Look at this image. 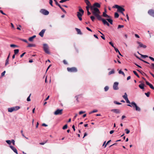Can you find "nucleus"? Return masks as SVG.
I'll return each instance as SVG.
<instances>
[{
	"instance_id": "nucleus-50",
	"label": "nucleus",
	"mask_w": 154,
	"mask_h": 154,
	"mask_svg": "<svg viewBox=\"0 0 154 154\" xmlns=\"http://www.w3.org/2000/svg\"><path fill=\"white\" fill-rule=\"evenodd\" d=\"M125 100H126L127 103H129V104L131 103L130 102V101H129V100H128V98L125 99Z\"/></svg>"
},
{
	"instance_id": "nucleus-46",
	"label": "nucleus",
	"mask_w": 154,
	"mask_h": 154,
	"mask_svg": "<svg viewBox=\"0 0 154 154\" xmlns=\"http://www.w3.org/2000/svg\"><path fill=\"white\" fill-rule=\"evenodd\" d=\"M10 47H17V46L16 45H15L14 44H11L10 45Z\"/></svg>"
},
{
	"instance_id": "nucleus-6",
	"label": "nucleus",
	"mask_w": 154,
	"mask_h": 154,
	"mask_svg": "<svg viewBox=\"0 0 154 154\" xmlns=\"http://www.w3.org/2000/svg\"><path fill=\"white\" fill-rule=\"evenodd\" d=\"M118 85L119 83L117 82H115L114 83L113 88L114 90H116L119 89Z\"/></svg>"
},
{
	"instance_id": "nucleus-26",
	"label": "nucleus",
	"mask_w": 154,
	"mask_h": 154,
	"mask_svg": "<svg viewBox=\"0 0 154 154\" xmlns=\"http://www.w3.org/2000/svg\"><path fill=\"white\" fill-rule=\"evenodd\" d=\"M106 20L111 24H112V22H113V21H112V19H111L109 18V19H107Z\"/></svg>"
},
{
	"instance_id": "nucleus-18",
	"label": "nucleus",
	"mask_w": 154,
	"mask_h": 154,
	"mask_svg": "<svg viewBox=\"0 0 154 154\" xmlns=\"http://www.w3.org/2000/svg\"><path fill=\"white\" fill-rule=\"evenodd\" d=\"M134 105L135 106V109L136 111H140V108L137 106L136 103L134 104Z\"/></svg>"
},
{
	"instance_id": "nucleus-14",
	"label": "nucleus",
	"mask_w": 154,
	"mask_h": 154,
	"mask_svg": "<svg viewBox=\"0 0 154 154\" xmlns=\"http://www.w3.org/2000/svg\"><path fill=\"white\" fill-rule=\"evenodd\" d=\"M146 83L147 85H149V87H150V88H151V89H152L153 90H154V87L152 84H151L149 83V82H148V81H146Z\"/></svg>"
},
{
	"instance_id": "nucleus-27",
	"label": "nucleus",
	"mask_w": 154,
	"mask_h": 154,
	"mask_svg": "<svg viewBox=\"0 0 154 154\" xmlns=\"http://www.w3.org/2000/svg\"><path fill=\"white\" fill-rule=\"evenodd\" d=\"M122 97L125 100L128 98L127 95L126 93H125L124 95L122 96Z\"/></svg>"
},
{
	"instance_id": "nucleus-29",
	"label": "nucleus",
	"mask_w": 154,
	"mask_h": 154,
	"mask_svg": "<svg viewBox=\"0 0 154 154\" xmlns=\"http://www.w3.org/2000/svg\"><path fill=\"white\" fill-rule=\"evenodd\" d=\"M114 17H115L116 18H118L119 17V14L117 12L115 13V15H114Z\"/></svg>"
},
{
	"instance_id": "nucleus-1",
	"label": "nucleus",
	"mask_w": 154,
	"mask_h": 154,
	"mask_svg": "<svg viewBox=\"0 0 154 154\" xmlns=\"http://www.w3.org/2000/svg\"><path fill=\"white\" fill-rule=\"evenodd\" d=\"M91 10L92 14L97 17L98 20L100 19L101 16L100 15V12L99 10L97 8L93 7H91Z\"/></svg>"
},
{
	"instance_id": "nucleus-7",
	"label": "nucleus",
	"mask_w": 154,
	"mask_h": 154,
	"mask_svg": "<svg viewBox=\"0 0 154 154\" xmlns=\"http://www.w3.org/2000/svg\"><path fill=\"white\" fill-rule=\"evenodd\" d=\"M99 20H101L104 25H106L108 26H109V23L104 19L102 18L101 17H100V19H98Z\"/></svg>"
},
{
	"instance_id": "nucleus-30",
	"label": "nucleus",
	"mask_w": 154,
	"mask_h": 154,
	"mask_svg": "<svg viewBox=\"0 0 154 154\" xmlns=\"http://www.w3.org/2000/svg\"><path fill=\"white\" fill-rule=\"evenodd\" d=\"M14 54H17L19 52V50L18 49H17L14 50Z\"/></svg>"
},
{
	"instance_id": "nucleus-24",
	"label": "nucleus",
	"mask_w": 154,
	"mask_h": 154,
	"mask_svg": "<svg viewBox=\"0 0 154 154\" xmlns=\"http://www.w3.org/2000/svg\"><path fill=\"white\" fill-rule=\"evenodd\" d=\"M35 37H36V35H34L32 37H30L29 38V41H30V42H32L33 41V38H34Z\"/></svg>"
},
{
	"instance_id": "nucleus-47",
	"label": "nucleus",
	"mask_w": 154,
	"mask_h": 154,
	"mask_svg": "<svg viewBox=\"0 0 154 154\" xmlns=\"http://www.w3.org/2000/svg\"><path fill=\"white\" fill-rule=\"evenodd\" d=\"M52 3H53V1L52 0H49V3H50V5L52 6H53V4H52Z\"/></svg>"
},
{
	"instance_id": "nucleus-20",
	"label": "nucleus",
	"mask_w": 154,
	"mask_h": 154,
	"mask_svg": "<svg viewBox=\"0 0 154 154\" xmlns=\"http://www.w3.org/2000/svg\"><path fill=\"white\" fill-rule=\"evenodd\" d=\"M75 29L76 30V31L77 32L78 34L80 35L82 34V33L81 32L80 29L77 28H75Z\"/></svg>"
},
{
	"instance_id": "nucleus-16",
	"label": "nucleus",
	"mask_w": 154,
	"mask_h": 154,
	"mask_svg": "<svg viewBox=\"0 0 154 154\" xmlns=\"http://www.w3.org/2000/svg\"><path fill=\"white\" fill-rule=\"evenodd\" d=\"M111 111L116 113H120L119 110L117 109H112L111 110Z\"/></svg>"
},
{
	"instance_id": "nucleus-31",
	"label": "nucleus",
	"mask_w": 154,
	"mask_h": 154,
	"mask_svg": "<svg viewBox=\"0 0 154 154\" xmlns=\"http://www.w3.org/2000/svg\"><path fill=\"white\" fill-rule=\"evenodd\" d=\"M119 74H122L124 76L125 75L124 73L121 70H120L119 72Z\"/></svg>"
},
{
	"instance_id": "nucleus-23",
	"label": "nucleus",
	"mask_w": 154,
	"mask_h": 154,
	"mask_svg": "<svg viewBox=\"0 0 154 154\" xmlns=\"http://www.w3.org/2000/svg\"><path fill=\"white\" fill-rule=\"evenodd\" d=\"M139 88L142 89H143L144 88V84L143 83H141L139 85Z\"/></svg>"
},
{
	"instance_id": "nucleus-40",
	"label": "nucleus",
	"mask_w": 154,
	"mask_h": 154,
	"mask_svg": "<svg viewBox=\"0 0 154 154\" xmlns=\"http://www.w3.org/2000/svg\"><path fill=\"white\" fill-rule=\"evenodd\" d=\"M31 95V94H30L29 95L28 97H27V101H30L31 100L30 99V95Z\"/></svg>"
},
{
	"instance_id": "nucleus-32",
	"label": "nucleus",
	"mask_w": 154,
	"mask_h": 154,
	"mask_svg": "<svg viewBox=\"0 0 154 154\" xmlns=\"http://www.w3.org/2000/svg\"><path fill=\"white\" fill-rule=\"evenodd\" d=\"M114 70H112L111 71H110L109 72V74L110 75L111 74H112L114 73Z\"/></svg>"
},
{
	"instance_id": "nucleus-42",
	"label": "nucleus",
	"mask_w": 154,
	"mask_h": 154,
	"mask_svg": "<svg viewBox=\"0 0 154 154\" xmlns=\"http://www.w3.org/2000/svg\"><path fill=\"white\" fill-rule=\"evenodd\" d=\"M9 60H6L5 66H6L9 64Z\"/></svg>"
},
{
	"instance_id": "nucleus-45",
	"label": "nucleus",
	"mask_w": 154,
	"mask_h": 154,
	"mask_svg": "<svg viewBox=\"0 0 154 154\" xmlns=\"http://www.w3.org/2000/svg\"><path fill=\"white\" fill-rule=\"evenodd\" d=\"M6 142L9 145L11 143V142L10 140H6Z\"/></svg>"
},
{
	"instance_id": "nucleus-19",
	"label": "nucleus",
	"mask_w": 154,
	"mask_h": 154,
	"mask_svg": "<svg viewBox=\"0 0 154 154\" xmlns=\"http://www.w3.org/2000/svg\"><path fill=\"white\" fill-rule=\"evenodd\" d=\"M102 16L104 17H108L109 18L110 17L109 16L106 14V13H105V12L103 13Z\"/></svg>"
},
{
	"instance_id": "nucleus-3",
	"label": "nucleus",
	"mask_w": 154,
	"mask_h": 154,
	"mask_svg": "<svg viewBox=\"0 0 154 154\" xmlns=\"http://www.w3.org/2000/svg\"><path fill=\"white\" fill-rule=\"evenodd\" d=\"M112 8H117L118 9V11H119L120 13L122 12H123L125 11V9L124 8H122L120 6L117 5H115L113 6L112 7Z\"/></svg>"
},
{
	"instance_id": "nucleus-39",
	"label": "nucleus",
	"mask_w": 154,
	"mask_h": 154,
	"mask_svg": "<svg viewBox=\"0 0 154 154\" xmlns=\"http://www.w3.org/2000/svg\"><path fill=\"white\" fill-rule=\"evenodd\" d=\"M67 128V125L66 124L63 127V130H64V129H66Z\"/></svg>"
},
{
	"instance_id": "nucleus-2",
	"label": "nucleus",
	"mask_w": 154,
	"mask_h": 154,
	"mask_svg": "<svg viewBox=\"0 0 154 154\" xmlns=\"http://www.w3.org/2000/svg\"><path fill=\"white\" fill-rule=\"evenodd\" d=\"M79 11L77 13V16L79 20L81 21L82 20V16L83 15L84 13V11L81 8V7H79Z\"/></svg>"
},
{
	"instance_id": "nucleus-52",
	"label": "nucleus",
	"mask_w": 154,
	"mask_h": 154,
	"mask_svg": "<svg viewBox=\"0 0 154 154\" xmlns=\"http://www.w3.org/2000/svg\"><path fill=\"white\" fill-rule=\"evenodd\" d=\"M111 141V140H109L107 143L106 144V145H105V146H104V148L106 147L107 145L109 143H110V142Z\"/></svg>"
},
{
	"instance_id": "nucleus-35",
	"label": "nucleus",
	"mask_w": 154,
	"mask_h": 154,
	"mask_svg": "<svg viewBox=\"0 0 154 154\" xmlns=\"http://www.w3.org/2000/svg\"><path fill=\"white\" fill-rule=\"evenodd\" d=\"M109 89V87L108 86H106L104 88V91H107Z\"/></svg>"
},
{
	"instance_id": "nucleus-59",
	"label": "nucleus",
	"mask_w": 154,
	"mask_h": 154,
	"mask_svg": "<svg viewBox=\"0 0 154 154\" xmlns=\"http://www.w3.org/2000/svg\"><path fill=\"white\" fill-rule=\"evenodd\" d=\"M22 40L26 43H28V41H27V40L26 39H22Z\"/></svg>"
},
{
	"instance_id": "nucleus-15",
	"label": "nucleus",
	"mask_w": 154,
	"mask_h": 154,
	"mask_svg": "<svg viewBox=\"0 0 154 154\" xmlns=\"http://www.w3.org/2000/svg\"><path fill=\"white\" fill-rule=\"evenodd\" d=\"M45 29H42L39 33V35L41 37H43L44 34L45 32Z\"/></svg>"
},
{
	"instance_id": "nucleus-63",
	"label": "nucleus",
	"mask_w": 154,
	"mask_h": 154,
	"mask_svg": "<svg viewBox=\"0 0 154 154\" xmlns=\"http://www.w3.org/2000/svg\"><path fill=\"white\" fill-rule=\"evenodd\" d=\"M98 110L97 109H94L92 111V112L94 113V112H97Z\"/></svg>"
},
{
	"instance_id": "nucleus-61",
	"label": "nucleus",
	"mask_w": 154,
	"mask_h": 154,
	"mask_svg": "<svg viewBox=\"0 0 154 154\" xmlns=\"http://www.w3.org/2000/svg\"><path fill=\"white\" fill-rule=\"evenodd\" d=\"M103 35L101 36V38L105 40V38L104 35L103 34V35Z\"/></svg>"
},
{
	"instance_id": "nucleus-62",
	"label": "nucleus",
	"mask_w": 154,
	"mask_h": 154,
	"mask_svg": "<svg viewBox=\"0 0 154 154\" xmlns=\"http://www.w3.org/2000/svg\"><path fill=\"white\" fill-rule=\"evenodd\" d=\"M25 53H26V52L23 53L22 54H21L20 55V57H22L25 54Z\"/></svg>"
},
{
	"instance_id": "nucleus-25",
	"label": "nucleus",
	"mask_w": 154,
	"mask_h": 154,
	"mask_svg": "<svg viewBox=\"0 0 154 154\" xmlns=\"http://www.w3.org/2000/svg\"><path fill=\"white\" fill-rule=\"evenodd\" d=\"M136 57L139 60H141V61L144 62V63H147V64H149V63L148 62H147V61H146L145 60H142V59H141V58H140L136 56Z\"/></svg>"
},
{
	"instance_id": "nucleus-10",
	"label": "nucleus",
	"mask_w": 154,
	"mask_h": 154,
	"mask_svg": "<svg viewBox=\"0 0 154 154\" xmlns=\"http://www.w3.org/2000/svg\"><path fill=\"white\" fill-rule=\"evenodd\" d=\"M91 7H93L94 8H99L100 7V5L98 3H95Z\"/></svg>"
},
{
	"instance_id": "nucleus-8",
	"label": "nucleus",
	"mask_w": 154,
	"mask_h": 154,
	"mask_svg": "<svg viewBox=\"0 0 154 154\" xmlns=\"http://www.w3.org/2000/svg\"><path fill=\"white\" fill-rule=\"evenodd\" d=\"M63 109H58L56 110L54 112V114L55 115H61L62 113Z\"/></svg>"
},
{
	"instance_id": "nucleus-33",
	"label": "nucleus",
	"mask_w": 154,
	"mask_h": 154,
	"mask_svg": "<svg viewBox=\"0 0 154 154\" xmlns=\"http://www.w3.org/2000/svg\"><path fill=\"white\" fill-rule=\"evenodd\" d=\"M133 73H134V74L136 75L138 78H139L140 77L139 75L135 71H133Z\"/></svg>"
},
{
	"instance_id": "nucleus-51",
	"label": "nucleus",
	"mask_w": 154,
	"mask_h": 154,
	"mask_svg": "<svg viewBox=\"0 0 154 154\" xmlns=\"http://www.w3.org/2000/svg\"><path fill=\"white\" fill-rule=\"evenodd\" d=\"M150 68L152 69H154V64L152 63L151 64V67Z\"/></svg>"
},
{
	"instance_id": "nucleus-41",
	"label": "nucleus",
	"mask_w": 154,
	"mask_h": 154,
	"mask_svg": "<svg viewBox=\"0 0 154 154\" xmlns=\"http://www.w3.org/2000/svg\"><path fill=\"white\" fill-rule=\"evenodd\" d=\"M125 131H126V133L127 134H128L130 132V131L128 129H126Z\"/></svg>"
},
{
	"instance_id": "nucleus-28",
	"label": "nucleus",
	"mask_w": 154,
	"mask_h": 154,
	"mask_svg": "<svg viewBox=\"0 0 154 154\" xmlns=\"http://www.w3.org/2000/svg\"><path fill=\"white\" fill-rule=\"evenodd\" d=\"M8 111L9 112H12L13 111L12 107L9 108L8 109Z\"/></svg>"
},
{
	"instance_id": "nucleus-37",
	"label": "nucleus",
	"mask_w": 154,
	"mask_h": 154,
	"mask_svg": "<svg viewBox=\"0 0 154 154\" xmlns=\"http://www.w3.org/2000/svg\"><path fill=\"white\" fill-rule=\"evenodd\" d=\"M90 18L92 21H94L95 18L94 16H91L90 17Z\"/></svg>"
},
{
	"instance_id": "nucleus-57",
	"label": "nucleus",
	"mask_w": 154,
	"mask_h": 154,
	"mask_svg": "<svg viewBox=\"0 0 154 154\" xmlns=\"http://www.w3.org/2000/svg\"><path fill=\"white\" fill-rule=\"evenodd\" d=\"M0 13H2V14H3L4 15H6V14L5 13H4L3 12V11H2V10H0Z\"/></svg>"
},
{
	"instance_id": "nucleus-43",
	"label": "nucleus",
	"mask_w": 154,
	"mask_h": 154,
	"mask_svg": "<svg viewBox=\"0 0 154 154\" xmlns=\"http://www.w3.org/2000/svg\"><path fill=\"white\" fill-rule=\"evenodd\" d=\"M114 102L115 104L117 105H120L122 104L121 103H120L119 102H118L116 101H114Z\"/></svg>"
},
{
	"instance_id": "nucleus-60",
	"label": "nucleus",
	"mask_w": 154,
	"mask_h": 154,
	"mask_svg": "<svg viewBox=\"0 0 154 154\" xmlns=\"http://www.w3.org/2000/svg\"><path fill=\"white\" fill-rule=\"evenodd\" d=\"M11 142L14 145L15 144V141L14 140H11Z\"/></svg>"
},
{
	"instance_id": "nucleus-17",
	"label": "nucleus",
	"mask_w": 154,
	"mask_h": 154,
	"mask_svg": "<svg viewBox=\"0 0 154 154\" xmlns=\"http://www.w3.org/2000/svg\"><path fill=\"white\" fill-rule=\"evenodd\" d=\"M14 111H16L18 110L20 108V107L19 106H17L14 107H12Z\"/></svg>"
},
{
	"instance_id": "nucleus-5",
	"label": "nucleus",
	"mask_w": 154,
	"mask_h": 154,
	"mask_svg": "<svg viewBox=\"0 0 154 154\" xmlns=\"http://www.w3.org/2000/svg\"><path fill=\"white\" fill-rule=\"evenodd\" d=\"M67 70L68 72H76L77 71V69L75 67H68Z\"/></svg>"
},
{
	"instance_id": "nucleus-49",
	"label": "nucleus",
	"mask_w": 154,
	"mask_h": 154,
	"mask_svg": "<svg viewBox=\"0 0 154 154\" xmlns=\"http://www.w3.org/2000/svg\"><path fill=\"white\" fill-rule=\"evenodd\" d=\"M109 43L113 48L115 47L114 46L112 42H109Z\"/></svg>"
},
{
	"instance_id": "nucleus-11",
	"label": "nucleus",
	"mask_w": 154,
	"mask_h": 154,
	"mask_svg": "<svg viewBox=\"0 0 154 154\" xmlns=\"http://www.w3.org/2000/svg\"><path fill=\"white\" fill-rule=\"evenodd\" d=\"M148 13L150 16L154 17V10H149L148 11Z\"/></svg>"
},
{
	"instance_id": "nucleus-4",
	"label": "nucleus",
	"mask_w": 154,
	"mask_h": 154,
	"mask_svg": "<svg viewBox=\"0 0 154 154\" xmlns=\"http://www.w3.org/2000/svg\"><path fill=\"white\" fill-rule=\"evenodd\" d=\"M43 49L46 53L48 54L50 53L48 50V46L47 44H43Z\"/></svg>"
},
{
	"instance_id": "nucleus-21",
	"label": "nucleus",
	"mask_w": 154,
	"mask_h": 154,
	"mask_svg": "<svg viewBox=\"0 0 154 154\" xmlns=\"http://www.w3.org/2000/svg\"><path fill=\"white\" fill-rule=\"evenodd\" d=\"M135 103L133 101L131 103V104H128L127 105V106L134 108L135 107V106L134 105V104Z\"/></svg>"
},
{
	"instance_id": "nucleus-12",
	"label": "nucleus",
	"mask_w": 154,
	"mask_h": 154,
	"mask_svg": "<svg viewBox=\"0 0 154 154\" xmlns=\"http://www.w3.org/2000/svg\"><path fill=\"white\" fill-rule=\"evenodd\" d=\"M9 146L10 148L15 153L17 154H18L17 149L15 147L11 145H10Z\"/></svg>"
},
{
	"instance_id": "nucleus-38",
	"label": "nucleus",
	"mask_w": 154,
	"mask_h": 154,
	"mask_svg": "<svg viewBox=\"0 0 154 154\" xmlns=\"http://www.w3.org/2000/svg\"><path fill=\"white\" fill-rule=\"evenodd\" d=\"M92 6L91 5L90 6H86V10L87 11H89V8H90V9H91V7Z\"/></svg>"
},
{
	"instance_id": "nucleus-54",
	"label": "nucleus",
	"mask_w": 154,
	"mask_h": 154,
	"mask_svg": "<svg viewBox=\"0 0 154 154\" xmlns=\"http://www.w3.org/2000/svg\"><path fill=\"white\" fill-rule=\"evenodd\" d=\"M5 71H4L3 72L2 74H1V76H3L5 75Z\"/></svg>"
},
{
	"instance_id": "nucleus-48",
	"label": "nucleus",
	"mask_w": 154,
	"mask_h": 154,
	"mask_svg": "<svg viewBox=\"0 0 154 154\" xmlns=\"http://www.w3.org/2000/svg\"><path fill=\"white\" fill-rule=\"evenodd\" d=\"M124 27V26L123 25H119L118 26V29L122 28Z\"/></svg>"
},
{
	"instance_id": "nucleus-58",
	"label": "nucleus",
	"mask_w": 154,
	"mask_h": 154,
	"mask_svg": "<svg viewBox=\"0 0 154 154\" xmlns=\"http://www.w3.org/2000/svg\"><path fill=\"white\" fill-rule=\"evenodd\" d=\"M114 48L116 52H118L119 51V50L117 48L115 47Z\"/></svg>"
},
{
	"instance_id": "nucleus-64",
	"label": "nucleus",
	"mask_w": 154,
	"mask_h": 154,
	"mask_svg": "<svg viewBox=\"0 0 154 154\" xmlns=\"http://www.w3.org/2000/svg\"><path fill=\"white\" fill-rule=\"evenodd\" d=\"M86 28L88 30H89V31H90L91 32L92 31V30L90 28H89V27H86Z\"/></svg>"
},
{
	"instance_id": "nucleus-44",
	"label": "nucleus",
	"mask_w": 154,
	"mask_h": 154,
	"mask_svg": "<svg viewBox=\"0 0 154 154\" xmlns=\"http://www.w3.org/2000/svg\"><path fill=\"white\" fill-rule=\"evenodd\" d=\"M141 56L143 58H146V57H148V56L146 55H142V54H140Z\"/></svg>"
},
{
	"instance_id": "nucleus-22",
	"label": "nucleus",
	"mask_w": 154,
	"mask_h": 154,
	"mask_svg": "<svg viewBox=\"0 0 154 154\" xmlns=\"http://www.w3.org/2000/svg\"><path fill=\"white\" fill-rule=\"evenodd\" d=\"M85 2L87 6H91V4L88 0H85Z\"/></svg>"
},
{
	"instance_id": "nucleus-56",
	"label": "nucleus",
	"mask_w": 154,
	"mask_h": 154,
	"mask_svg": "<svg viewBox=\"0 0 154 154\" xmlns=\"http://www.w3.org/2000/svg\"><path fill=\"white\" fill-rule=\"evenodd\" d=\"M85 112V111H80L79 112V114L80 115H81L82 113H84Z\"/></svg>"
},
{
	"instance_id": "nucleus-13",
	"label": "nucleus",
	"mask_w": 154,
	"mask_h": 154,
	"mask_svg": "<svg viewBox=\"0 0 154 154\" xmlns=\"http://www.w3.org/2000/svg\"><path fill=\"white\" fill-rule=\"evenodd\" d=\"M137 43L139 45V46L140 47H142L144 48L146 47V45H143L140 42H137Z\"/></svg>"
},
{
	"instance_id": "nucleus-34",
	"label": "nucleus",
	"mask_w": 154,
	"mask_h": 154,
	"mask_svg": "<svg viewBox=\"0 0 154 154\" xmlns=\"http://www.w3.org/2000/svg\"><path fill=\"white\" fill-rule=\"evenodd\" d=\"M150 94V92H148L147 93H145V94L147 97H149V96Z\"/></svg>"
},
{
	"instance_id": "nucleus-9",
	"label": "nucleus",
	"mask_w": 154,
	"mask_h": 154,
	"mask_svg": "<svg viewBox=\"0 0 154 154\" xmlns=\"http://www.w3.org/2000/svg\"><path fill=\"white\" fill-rule=\"evenodd\" d=\"M40 12L45 15H48L49 14V12L48 11L44 9H42L40 11Z\"/></svg>"
},
{
	"instance_id": "nucleus-55",
	"label": "nucleus",
	"mask_w": 154,
	"mask_h": 154,
	"mask_svg": "<svg viewBox=\"0 0 154 154\" xmlns=\"http://www.w3.org/2000/svg\"><path fill=\"white\" fill-rule=\"evenodd\" d=\"M61 10L64 13H65V14H66V11H65L64 10V9L63 8H62L61 9Z\"/></svg>"
},
{
	"instance_id": "nucleus-36",
	"label": "nucleus",
	"mask_w": 154,
	"mask_h": 154,
	"mask_svg": "<svg viewBox=\"0 0 154 154\" xmlns=\"http://www.w3.org/2000/svg\"><path fill=\"white\" fill-rule=\"evenodd\" d=\"M35 45L34 44H29L28 45V47H35Z\"/></svg>"
},
{
	"instance_id": "nucleus-53",
	"label": "nucleus",
	"mask_w": 154,
	"mask_h": 154,
	"mask_svg": "<svg viewBox=\"0 0 154 154\" xmlns=\"http://www.w3.org/2000/svg\"><path fill=\"white\" fill-rule=\"evenodd\" d=\"M149 58L152 61H154V58L151 57H149Z\"/></svg>"
}]
</instances>
